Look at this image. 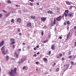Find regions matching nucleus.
<instances>
[{"label": "nucleus", "mask_w": 76, "mask_h": 76, "mask_svg": "<svg viewBox=\"0 0 76 76\" xmlns=\"http://www.w3.org/2000/svg\"><path fill=\"white\" fill-rule=\"evenodd\" d=\"M17 69L16 68L14 69H12L9 72V73L10 74L11 76H15L16 74V70Z\"/></svg>", "instance_id": "nucleus-1"}, {"label": "nucleus", "mask_w": 76, "mask_h": 76, "mask_svg": "<svg viewBox=\"0 0 76 76\" xmlns=\"http://www.w3.org/2000/svg\"><path fill=\"white\" fill-rule=\"evenodd\" d=\"M56 23V19H54L53 22V21H51V23L50 24V25L51 26H53L54 25H55Z\"/></svg>", "instance_id": "nucleus-2"}, {"label": "nucleus", "mask_w": 76, "mask_h": 76, "mask_svg": "<svg viewBox=\"0 0 76 76\" xmlns=\"http://www.w3.org/2000/svg\"><path fill=\"white\" fill-rule=\"evenodd\" d=\"M69 13V11L68 10H65L64 15L66 17V16H67V15L68 14V13Z\"/></svg>", "instance_id": "nucleus-3"}, {"label": "nucleus", "mask_w": 76, "mask_h": 76, "mask_svg": "<svg viewBox=\"0 0 76 76\" xmlns=\"http://www.w3.org/2000/svg\"><path fill=\"white\" fill-rule=\"evenodd\" d=\"M1 50L4 54H6V53L4 52V46H3L1 48Z\"/></svg>", "instance_id": "nucleus-4"}, {"label": "nucleus", "mask_w": 76, "mask_h": 76, "mask_svg": "<svg viewBox=\"0 0 76 76\" xmlns=\"http://www.w3.org/2000/svg\"><path fill=\"white\" fill-rule=\"evenodd\" d=\"M62 18V17H61V16H60L59 17L56 18V19L57 20H58V21H59Z\"/></svg>", "instance_id": "nucleus-5"}, {"label": "nucleus", "mask_w": 76, "mask_h": 76, "mask_svg": "<svg viewBox=\"0 0 76 76\" xmlns=\"http://www.w3.org/2000/svg\"><path fill=\"white\" fill-rule=\"evenodd\" d=\"M46 19H47V18H41V19H42V21H43V22H44L46 20Z\"/></svg>", "instance_id": "nucleus-6"}, {"label": "nucleus", "mask_w": 76, "mask_h": 76, "mask_svg": "<svg viewBox=\"0 0 76 76\" xmlns=\"http://www.w3.org/2000/svg\"><path fill=\"white\" fill-rule=\"evenodd\" d=\"M4 41H3L1 42L0 43V46H2L3 45V44H4Z\"/></svg>", "instance_id": "nucleus-7"}, {"label": "nucleus", "mask_w": 76, "mask_h": 76, "mask_svg": "<svg viewBox=\"0 0 76 76\" xmlns=\"http://www.w3.org/2000/svg\"><path fill=\"white\" fill-rule=\"evenodd\" d=\"M69 17H73V13L69 14L68 15Z\"/></svg>", "instance_id": "nucleus-8"}, {"label": "nucleus", "mask_w": 76, "mask_h": 76, "mask_svg": "<svg viewBox=\"0 0 76 76\" xmlns=\"http://www.w3.org/2000/svg\"><path fill=\"white\" fill-rule=\"evenodd\" d=\"M27 27L29 26H31V23H28L27 25Z\"/></svg>", "instance_id": "nucleus-9"}, {"label": "nucleus", "mask_w": 76, "mask_h": 76, "mask_svg": "<svg viewBox=\"0 0 76 76\" xmlns=\"http://www.w3.org/2000/svg\"><path fill=\"white\" fill-rule=\"evenodd\" d=\"M66 3L68 5H70L71 4V2H69L68 1H66Z\"/></svg>", "instance_id": "nucleus-10"}, {"label": "nucleus", "mask_w": 76, "mask_h": 76, "mask_svg": "<svg viewBox=\"0 0 76 76\" xmlns=\"http://www.w3.org/2000/svg\"><path fill=\"white\" fill-rule=\"evenodd\" d=\"M15 55L16 56V58H18V57L19 56V55L17 54L16 52H15Z\"/></svg>", "instance_id": "nucleus-11"}, {"label": "nucleus", "mask_w": 76, "mask_h": 76, "mask_svg": "<svg viewBox=\"0 0 76 76\" xmlns=\"http://www.w3.org/2000/svg\"><path fill=\"white\" fill-rule=\"evenodd\" d=\"M17 21L18 22H21V19L19 18L17 20Z\"/></svg>", "instance_id": "nucleus-12"}, {"label": "nucleus", "mask_w": 76, "mask_h": 76, "mask_svg": "<svg viewBox=\"0 0 76 76\" xmlns=\"http://www.w3.org/2000/svg\"><path fill=\"white\" fill-rule=\"evenodd\" d=\"M23 69L24 70H27V69H28V67L24 66L23 67Z\"/></svg>", "instance_id": "nucleus-13"}, {"label": "nucleus", "mask_w": 76, "mask_h": 76, "mask_svg": "<svg viewBox=\"0 0 76 76\" xmlns=\"http://www.w3.org/2000/svg\"><path fill=\"white\" fill-rule=\"evenodd\" d=\"M54 47H55V46H54V45H53L51 47V48L52 49V50H54Z\"/></svg>", "instance_id": "nucleus-14"}, {"label": "nucleus", "mask_w": 76, "mask_h": 76, "mask_svg": "<svg viewBox=\"0 0 76 76\" xmlns=\"http://www.w3.org/2000/svg\"><path fill=\"white\" fill-rule=\"evenodd\" d=\"M48 12L49 13H50V14H52L53 11H48Z\"/></svg>", "instance_id": "nucleus-15"}, {"label": "nucleus", "mask_w": 76, "mask_h": 76, "mask_svg": "<svg viewBox=\"0 0 76 76\" xmlns=\"http://www.w3.org/2000/svg\"><path fill=\"white\" fill-rule=\"evenodd\" d=\"M43 60L45 61H47V59L46 58H43Z\"/></svg>", "instance_id": "nucleus-16"}, {"label": "nucleus", "mask_w": 76, "mask_h": 76, "mask_svg": "<svg viewBox=\"0 0 76 76\" xmlns=\"http://www.w3.org/2000/svg\"><path fill=\"white\" fill-rule=\"evenodd\" d=\"M10 41L11 42H13V41H15V39H14L11 38L10 39Z\"/></svg>", "instance_id": "nucleus-17"}, {"label": "nucleus", "mask_w": 76, "mask_h": 76, "mask_svg": "<svg viewBox=\"0 0 76 76\" xmlns=\"http://www.w3.org/2000/svg\"><path fill=\"white\" fill-rule=\"evenodd\" d=\"M66 68H67H67H68V67H69V65L68 64V65H64V67H66Z\"/></svg>", "instance_id": "nucleus-18"}, {"label": "nucleus", "mask_w": 76, "mask_h": 76, "mask_svg": "<svg viewBox=\"0 0 76 76\" xmlns=\"http://www.w3.org/2000/svg\"><path fill=\"white\" fill-rule=\"evenodd\" d=\"M66 23L68 25H69V24L70 23V21H66Z\"/></svg>", "instance_id": "nucleus-19"}, {"label": "nucleus", "mask_w": 76, "mask_h": 76, "mask_svg": "<svg viewBox=\"0 0 76 76\" xmlns=\"http://www.w3.org/2000/svg\"><path fill=\"white\" fill-rule=\"evenodd\" d=\"M7 3H12V2L10 0H8Z\"/></svg>", "instance_id": "nucleus-20"}, {"label": "nucleus", "mask_w": 76, "mask_h": 76, "mask_svg": "<svg viewBox=\"0 0 76 76\" xmlns=\"http://www.w3.org/2000/svg\"><path fill=\"white\" fill-rule=\"evenodd\" d=\"M15 43V41H14L13 42H12L11 43V44H14Z\"/></svg>", "instance_id": "nucleus-21"}, {"label": "nucleus", "mask_w": 76, "mask_h": 76, "mask_svg": "<svg viewBox=\"0 0 76 76\" xmlns=\"http://www.w3.org/2000/svg\"><path fill=\"white\" fill-rule=\"evenodd\" d=\"M11 22L12 23H14V19H12Z\"/></svg>", "instance_id": "nucleus-22"}, {"label": "nucleus", "mask_w": 76, "mask_h": 76, "mask_svg": "<svg viewBox=\"0 0 76 76\" xmlns=\"http://www.w3.org/2000/svg\"><path fill=\"white\" fill-rule=\"evenodd\" d=\"M70 35V34H69L67 36V38H69V36Z\"/></svg>", "instance_id": "nucleus-23"}, {"label": "nucleus", "mask_w": 76, "mask_h": 76, "mask_svg": "<svg viewBox=\"0 0 76 76\" xmlns=\"http://www.w3.org/2000/svg\"><path fill=\"white\" fill-rule=\"evenodd\" d=\"M48 40L45 41H44L43 42L44 43H45V42H48Z\"/></svg>", "instance_id": "nucleus-24"}, {"label": "nucleus", "mask_w": 76, "mask_h": 76, "mask_svg": "<svg viewBox=\"0 0 76 76\" xmlns=\"http://www.w3.org/2000/svg\"><path fill=\"white\" fill-rule=\"evenodd\" d=\"M6 58L7 60H8V59L9 58V56H7Z\"/></svg>", "instance_id": "nucleus-25"}, {"label": "nucleus", "mask_w": 76, "mask_h": 76, "mask_svg": "<svg viewBox=\"0 0 76 76\" xmlns=\"http://www.w3.org/2000/svg\"><path fill=\"white\" fill-rule=\"evenodd\" d=\"M59 70V68H57L56 70V72H58Z\"/></svg>", "instance_id": "nucleus-26"}, {"label": "nucleus", "mask_w": 76, "mask_h": 76, "mask_svg": "<svg viewBox=\"0 0 76 76\" xmlns=\"http://www.w3.org/2000/svg\"><path fill=\"white\" fill-rule=\"evenodd\" d=\"M31 18L32 19H35V17L34 16H31Z\"/></svg>", "instance_id": "nucleus-27"}, {"label": "nucleus", "mask_w": 76, "mask_h": 76, "mask_svg": "<svg viewBox=\"0 0 76 76\" xmlns=\"http://www.w3.org/2000/svg\"><path fill=\"white\" fill-rule=\"evenodd\" d=\"M72 58V56H69V57H68V58Z\"/></svg>", "instance_id": "nucleus-28"}, {"label": "nucleus", "mask_w": 76, "mask_h": 76, "mask_svg": "<svg viewBox=\"0 0 76 76\" xmlns=\"http://www.w3.org/2000/svg\"><path fill=\"white\" fill-rule=\"evenodd\" d=\"M59 55L60 57H61L63 56V55L61 54H59Z\"/></svg>", "instance_id": "nucleus-29"}, {"label": "nucleus", "mask_w": 76, "mask_h": 76, "mask_svg": "<svg viewBox=\"0 0 76 76\" xmlns=\"http://www.w3.org/2000/svg\"><path fill=\"white\" fill-rule=\"evenodd\" d=\"M56 63H54L53 65V66H55V65H56Z\"/></svg>", "instance_id": "nucleus-30"}, {"label": "nucleus", "mask_w": 76, "mask_h": 76, "mask_svg": "<svg viewBox=\"0 0 76 76\" xmlns=\"http://www.w3.org/2000/svg\"><path fill=\"white\" fill-rule=\"evenodd\" d=\"M72 6H70V7H69V9H71L72 8Z\"/></svg>", "instance_id": "nucleus-31"}, {"label": "nucleus", "mask_w": 76, "mask_h": 76, "mask_svg": "<svg viewBox=\"0 0 76 76\" xmlns=\"http://www.w3.org/2000/svg\"><path fill=\"white\" fill-rule=\"evenodd\" d=\"M42 35H44V32L43 31L42 32Z\"/></svg>", "instance_id": "nucleus-32"}, {"label": "nucleus", "mask_w": 76, "mask_h": 76, "mask_svg": "<svg viewBox=\"0 0 76 76\" xmlns=\"http://www.w3.org/2000/svg\"><path fill=\"white\" fill-rule=\"evenodd\" d=\"M12 47L13 48H15V45H14L12 46Z\"/></svg>", "instance_id": "nucleus-33"}, {"label": "nucleus", "mask_w": 76, "mask_h": 76, "mask_svg": "<svg viewBox=\"0 0 76 76\" xmlns=\"http://www.w3.org/2000/svg\"><path fill=\"white\" fill-rule=\"evenodd\" d=\"M51 54V51H49V55H50Z\"/></svg>", "instance_id": "nucleus-34"}, {"label": "nucleus", "mask_w": 76, "mask_h": 76, "mask_svg": "<svg viewBox=\"0 0 76 76\" xmlns=\"http://www.w3.org/2000/svg\"><path fill=\"white\" fill-rule=\"evenodd\" d=\"M36 64H39V62H36Z\"/></svg>", "instance_id": "nucleus-35"}, {"label": "nucleus", "mask_w": 76, "mask_h": 76, "mask_svg": "<svg viewBox=\"0 0 76 76\" xmlns=\"http://www.w3.org/2000/svg\"><path fill=\"white\" fill-rule=\"evenodd\" d=\"M71 64H74V62H71Z\"/></svg>", "instance_id": "nucleus-36"}, {"label": "nucleus", "mask_w": 76, "mask_h": 76, "mask_svg": "<svg viewBox=\"0 0 76 76\" xmlns=\"http://www.w3.org/2000/svg\"><path fill=\"white\" fill-rule=\"evenodd\" d=\"M2 16V14H0V18H1Z\"/></svg>", "instance_id": "nucleus-37"}, {"label": "nucleus", "mask_w": 76, "mask_h": 76, "mask_svg": "<svg viewBox=\"0 0 76 76\" xmlns=\"http://www.w3.org/2000/svg\"><path fill=\"white\" fill-rule=\"evenodd\" d=\"M31 6H33V4L32 3H30Z\"/></svg>", "instance_id": "nucleus-38"}, {"label": "nucleus", "mask_w": 76, "mask_h": 76, "mask_svg": "<svg viewBox=\"0 0 76 76\" xmlns=\"http://www.w3.org/2000/svg\"><path fill=\"white\" fill-rule=\"evenodd\" d=\"M69 54H71V52L69 51L68 53Z\"/></svg>", "instance_id": "nucleus-39"}, {"label": "nucleus", "mask_w": 76, "mask_h": 76, "mask_svg": "<svg viewBox=\"0 0 76 76\" xmlns=\"http://www.w3.org/2000/svg\"><path fill=\"white\" fill-rule=\"evenodd\" d=\"M29 1H31L32 2H33L34 1V0H29Z\"/></svg>", "instance_id": "nucleus-40"}, {"label": "nucleus", "mask_w": 76, "mask_h": 76, "mask_svg": "<svg viewBox=\"0 0 76 76\" xmlns=\"http://www.w3.org/2000/svg\"><path fill=\"white\" fill-rule=\"evenodd\" d=\"M64 60V58H62V60L63 61Z\"/></svg>", "instance_id": "nucleus-41"}, {"label": "nucleus", "mask_w": 76, "mask_h": 76, "mask_svg": "<svg viewBox=\"0 0 76 76\" xmlns=\"http://www.w3.org/2000/svg\"><path fill=\"white\" fill-rule=\"evenodd\" d=\"M75 47H76V42H75Z\"/></svg>", "instance_id": "nucleus-42"}, {"label": "nucleus", "mask_w": 76, "mask_h": 76, "mask_svg": "<svg viewBox=\"0 0 76 76\" xmlns=\"http://www.w3.org/2000/svg\"><path fill=\"white\" fill-rule=\"evenodd\" d=\"M34 50H37V48H34Z\"/></svg>", "instance_id": "nucleus-43"}, {"label": "nucleus", "mask_w": 76, "mask_h": 76, "mask_svg": "<svg viewBox=\"0 0 76 76\" xmlns=\"http://www.w3.org/2000/svg\"><path fill=\"white\" fill-rule=\"evenodd\" d=\"M74 29H76V26L74 27Z\"/></svg>", "instance_id": "nucleus-44"}, {"label": "nucleus", "mask_w": 76, "mask_h": 76, "mask_svg": "<svg viewBox=\"0 0 76 76\" xmlns=\"http://www.w3.org/2000/svg\"><path fill=\"white\" fill-rule=\"evenodd\" d=\"M21 62H23V61L22 60V59H21Z\"/></svg>", "instance_id": "nucleus-45"}, {"label": "nucleus", "mask_w": 76, "mask_h": 76, "mask_svg": "<svg viewBox=\"0 0 76 76\" xmlns=\"http://www.w3.org/2000/svg\"><path fill=\"white\" fill-rule=\"evenodd\" d=\"M64 25H66V23H64Z\"/></svg>", "instance_id": "nucleus-46"}, {"label": "nucleus", "mask_w": 76, "mask_h": 76, "mask_svg": "<svg viewBox=\"0 0 76 76\" xmlns=\"http://www.w3.org/2000/svg\"><path fill=\"white\" fill-rule=\"evenodd\" d=\"M37 48H39V45H37L36 46Z\"/></svg>", "instance_id": "nucleus-47"}, {"label": "nucleus", "mask_w": 76, "mask_h": 76, "mask_svg": "<svg viewBox=\"0 0 76 76\" xmlns=\"http://www.w3.org/2000/svg\"><path fill=\"white\" fill-rule=\"evenodd\" d=\"M3 11L4 12V13H6V11H5L3 10Z\"/></svg>", "instance_id": "nucleus-48"}, {"label": "nucleus", "mask_w": 76, "mask_h": 76, "mask_svg": "<svg viewBox=\"0 0 76 76\" xmlns=\"http://www.w3.org/2000/svg\"><path fill=\"white\" fill-rule=\"evenodd\" d=\"M59 38L60 39H61L62 38V37H59Z\"/></svg>", "instance_id": "nucleus-49"}, {"label": "nucleus", "mask_w": 76, "mask_h": 76, "mask_svg": "<svg viewBox=\"0 0 76 76\" xmlns=\"http://www.w3.org/2000/svg\"><path fill=\"white\" fill-rule=\"evenodd\" d=\"M34 57H36V56H37V55H36V54L34 55Z\"/></svg>", "instance_id": "nucleus-50"}, {"label": "nucleus", "mask_w": 76, "mask_h": 76, "mask_svg": "<svg viewBox=\"0 0 76 76\" xmlns=\"http://www.w3.org/2000/svg\"><path fill=\"white\" fill-rule=\"evenodd\" d=\"M18 32H20V29H19L18 30Z\"/></svg>", "instance_id": "nucleus-51"}, {"label": "nucleus", "mask_w": 76, "mask_h": 76, "mask_svg": "<svg viewBox=\"0 0 76 76\" xmlns=\"http://www.w3.org/2000/svg\"><path fill=\"white\" fill-rule=\"evenodd\" d=\"M5 52L6 53H7V52H8V51H7V50H6Z\"/></svg>", "instance_id": "nucleus-52"}, {"label": "nucleus", "mask_w": 76, "mask_h": 76, "mask_svg": "<svg viewBox=\"0 0 76 76\" xmlns=\"http://www.w3.org/2000/svg\"><path fill=\"white\" fill-rule=\"evenodd\" d=\"M23 45H25V43H23Z\"/></svg>", "instance_id": "nucleus-53"}, {"label": "nucleus", "mask_w": 76, "mask_h": 76, "mask_svg": "<svg viewBox=\"0 0 76 76\" xmlns=\"http://www.w3.org/2000/svg\"><path fill=\"white\" fill-rule=\"evenodd\" d=\"M19 34L20 35H22V34H21V33H20Z\"/></svg>", "instance_id": "nucleus-54"}, {"label": "nucleus", "mask_w": 76, "mask_h": 76, "mask_svg": "<svg viewBox=\"0 0 76 76\" xmlns=\"http://www.w3.org/2000/svg\"><path fill=\"white\" fill-rule=\"evenodd\" d=\"M37 5H39V3H37Z\"/></svg>", "instance_id": "nucleus-55"}, {"label": "nucleus", "mask_w": 76, "mask_h": 76, "mask_svg": "<svg viewBox=\"0 0 76 76\" xmlns=\"http://www.w3.org/2000/svg\"><path fill=\"white\" fill-rule=\"evenodd\" d=\"M39 54V52H38L37 53V54Z\"/></svg>", "instance_id": "nucleus-56"}, {"label": "nucleus", "mask_w": 76, "mask_h": 76, "mask_svg": "<svg viewBox=\"0 0 76 76\" xmlns=\"http://www.w3.org/2000/svg\"><path fill=\"white\" fill-rule=\"evenodd\" d=\"M18 50H19V51H20V50H21V49H18Z\"/></svg>", "instance_id": "nucleus-57"}, {"label": "nucleus", "mask_w": 76, "mask_h": 76, "mask_svg": "<svg viewBox=\"0 0 76 76\" xmlns=\"http://www.w3.org/2000/svg\"><path fill=\"white\" fill-rule=\"evenodd\" d=\"M16 7H18V5H16Z\"/></svg>", "instance_id": "nucleus-58"}, {"label": "nucleus", "mask_w": 76, "mask_h": 76, "mask_svg": "<svg viewBox=\"0 0 76 76\" xmlns=\"http://www.w3.org/2000/svg\"><path fill=\"white\" fill-rule=\"evenodd\" d=\"M50 71L51 72V69H50Z\"/></svg>", "instance_id": "nucleus-59"}, {"label": "nucleus", "mask_w": 76, "mask_h": 76, "mask_svg": "<svg viewBox=\"0 0 76 76\" xmlns=\"http://www.w3.org/2000/svg\"><path fill=\"white\" fill-rule=\"evenodd\" d=\"M19 63H20V62H19Z\"/></svg>", "instance_id": "nucleus-60"}, {"label": "nucleus", "mask_w": 76, "mask_h": 76, "mask_svg": "<svg viewBox=\"0 0 76 76\" xmlns=\"http://www.w3.org/2000/svg\"><path fill=\"white\" fill-rule=\"evenodd\" d=\"M67 29H69V27H68Z\"/></svg>", "instance_id": "nucleus-61"}, {"label": "nucleus", "mask_w": 76, "mask_h": 76, "mask_svg": "<svg viewBox=\"0 0 76 76\" xmlns=\"http://www.w3.org/2000/svg\"><path fill=\"white\" fill-rule=\"evenodd\" d=\"M1 4L0 3V6H1Z\"/></svg>", "instance_id": "nucleus-62"}, {"label": "nucleus", "mask_w": 76, "mask_h": 76, "mask_svg": "<svg viewBox=\"0 0 76 76\" xmlns=\"http://www.w3.org/2000/svg\"><path fill=\"white\" fill-rule=\"evenodd\" d=\"M49 37H50V35H49Z\"/></svg>", "instance_id": "nucleus-63"}]
</instances>
